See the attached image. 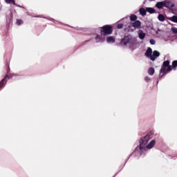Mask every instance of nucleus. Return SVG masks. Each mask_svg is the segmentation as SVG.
Segmentation results:
<instances>
[{
	"label": "nucleus",
	"instance_id": "obj_1",
	"mask_svg": "<svg viewBox=\"0 0 177 177\" xmlns=\"http://www.w3.org/2000/svg\"><path fill=\"white\" fill-rule=\"evenodd\" d=\"M122 45L129 48L130 49H136L139 42L136 38L132 37L131 35L125 36L121 41Z\"/></svg>",
	"mask_w": 177,
	"mask_h": 177
},
{
	"label": "nucleus",
	"instance_id": "obj_2",
	"mask_svg": "<svg viewBox=\"0 0 177 177\" xmlns=\"http://www.w3.org/2000/svg\"><path fill=\"white\" fill-rule=\"evenodd\" d=\"M149 140H150V135H147L141 138L140 140V146L134 151L135 154H142V153L146 150V146L147 145V143H149Z\"/></svg>",
	"mask_w": 177,
	"mask_h": 177
},
{
	"label": "nucleus",
	"instance_id": "obj_3",
	"mask_svg": "<svg viewBox=\"0 0 177 177\" xmlns=\"http://www.w3.org/2000/svg\"><path fill=\"white\" fill-rule=\"evenodd\" d=\"M146 56L147 57H149V59L151 60H152V62H154V60H156V59H157V57H158V56H160V52L155 50L153 52V50H151V48H149L145 53Z\"/></svg>",
	"mask_w": 177,
	"mask_h": 177
},
{
	"label": "nucleus",
	"instance_id": "obj_4",
	"mask_svg": "<svg viewBox=\"0 0 177 177\" xmlns=\"http://www.w3.org/2000/svg\"><path fill=\"white\" fill-rule=\"evenodd\" d=\"M172 71V66H169V61H165L160 69V74H165V71Z\"/></svg>",
	"mask_w": 177,
	"mask_h": 177
},
{
	"label": "nucleus",
	"instance_id": "obj_5",
	"mask_svg": "<svg viewBox=\"0 0 177 177\" xmlns=\"http://www.w3.org/2000/svg\"><path fill=\"white\" fill-rule=\"evenodd\" d=\"M113 32V29L111 26L106 25L102 27V30H101L100 34L102 35H110Z\"/></svg>",
	"mask_w": 177,
	"mask_h": 177
},
{
	"label": "nucleus",
	"instance_id": "obj_6",
	"mask_svg": "<svg viewBox=\"0 0 177 177\" xmlns=\"http://www.w3.org/2000/svg\"><path fill=\"white\" fill-rule=\"evenodd\" d=\"M137 34H138L139 39H141V41H142V39L146 38V33L142 30H141V29H140L137 32Z\"/></svg>",
	"mask_w": 177,
	"mask_h": 177
},
{
	"label": "nucleus",
	"instance_id": "obj_7",
	"mask_svg": "<svg viewBox=\"0 0 177 177\" xmlns=\"http://www.w3.org/2000/svg\"><path fill=\"white\" fill-rule=\"evenodd\" d=\"M105 35H102L101 33V35H97L95 39L96 41V42H103L104 41H105V38H104Z\"/></svg>",
	"mask_w": 177,
	"mask_h": 177
},
{
	"label": "nucleus",
	"instance_id": "obj_8",
	"mask_svg": "<svg viewBox=\"0 0 177 177\" xmlns=\"http://www.w3.org/2000/svg\"><path fill=\"white\" fill-rule=\"evenodd\" d=\"M142 26V22H140V21H136L132 24V27H133V28H140Z\"/></svg>",
	"mask_w": 177,
	"mask_h": 177
},
{
	"label": "nucleus",
	"instance_id": "obj_9",
	"mask_svg": "<svg viewBox=\"0 0 177 177\" xmlns=\"http://www.w3.org/2000/svg\"><path fill=\"white\" fill-rule=\"evenodd\" d=\"M154 146H156V140H152L148 145H147L145 146L146 149H153V147H154Z\"/></svg>",
	"mask_w": 177,
	"mask_h": 177
},
{
	"label": "nucleus",
	"instance_id": "obj_10",
	"mask_svg": "<svg viewBox=\"0 0 177 177\" xmlns=\"http://www.w3.org/2000/svg\"><path fill=\"white\" fill-rule=\"evenodd\" d=\"M107 44H114L115 42V38L113 36H109L106 39Z\"/></svg>",
	"mask_w": 177,
	"mask_h": 177
},
{
	"label": "nucleus",
	"instance_id": "obj_11",
	"mask_svg": "<svg viewBox=\"0 0 177 177\" xmlns=\"http://www.w3.org/2000/svg\"><path fill=\"white\" fill-rule=\"evenodd\" d=\"M163 6H165V8H172L173 5L172 3H171V1H164Z\"/></svg>",
	"mask_w": 177,
	"mask_h": 177
},
{
	"label": "nucleus",
	"instance_id": "obj_12",
	"mask_svg": "<svg viewBox=\"0 0 177 177\" xmlns=\"http://www.w3.org/2000/svg\"><path fill=\"white\" fill-rule=\"evenodd\" d=\"M156 6L158 8V9H162V8L164 6V1L158 2L156 4Z\"/></svg>",
	"mask_w": 177,
	"mask_h": 177
},
{
	"label": "nucleus",
	"instance_id": "obj_13",
	"mask_svg": "<svg viewBox=\"0 0 177 177\" xmlns=\"http://www.w3.org/2000/svg\"><path fill=\"white\" fill-rule=\"evenodd\" d=\"M168 20H170L171 21H173V23H177V17L173 16L171 17L167 18Z\"/></svg>",
	"mask_w": 177,
	"mask_h": 177
},
{
	"label": "nucleus",
	"instance_id": "obj_14",
	"mask_svg": "<svg viewBox=\"0 0 177 177\" xmlns=\"http://www.w3.org/2000/svg\"><path fill=\"white\" fill-rule=\"evenodd\" d=\"M146 10L148 12V13H156V10H154L153 8H147Z\"/></svg>",
	"mask_w": 177,
	"mask_h": 177
},
{
	"label": "nucleus",
	"instance_id": "obj_15",
	"mask_svg": "<svg viewBox=\"0 0 177 177\" xmlns=\"http://www.w3.org/2000/svg\"><path fill=\"white\" fill-rule=\"evenodd\" d=\"M146 12H147V10L145 8H143L140 9V14L142 16H146Z\"/></svg>",
	"mask_w": 177,
	"mask_h": 177
},
{
	"label": "nucleus",
	"instance_id": "obj_16",
	"mask_svg": "<svg viewBox=\"0 0 177 177\" xmlns=\"http://www.w3.org/2000/svg\"><path fill=\"white\" fill-rule=\"evenodd\" d=\"M8 76L6 75L5 77V78L1 80V82H0V88H2V86H3V85H5L6 84V82H5V80H6V78H8Z\"/></svg>",
	"mask_w": 177,
	"mask_h": 177
},
{
	"label": "nucleus",
	"instance_id": "obj_17",
	"mask_svg": "<svg viewBox=\"0 0 177 177\" xmlns=\"http://www.w3.org/2000/svg\"><path fill=\"white\" fill-rule=\"evenodd\" d=\"M8 76L6 75L5 77V78L1 80V82H0V88H2V86H3V85H5L6 84V82H5V80H6V78H8Z\"/></svg>",
	"mask_w": 177,
	"mask_h": 177
},
{
	"label": "nucleus",
	"instance_id": "obj_18",
	"mask_svg": "<svg viewBox=\"0 0 177 177\" xmlns=\"http://www.w3.org/2000/svg\"><path fill=\"white\" fill-rule=\"evenodd\" d=\"M158 21H165V17H164V15H159L158 16Z\"/></svg>",
	"mask_w": 177,
	"mask_h": 177
},
{
	"label": "nucleus",
	"instance_id": "obj_19",
	"mask_svg": "<svg viewBox=\"0 0 177 177\" xmlns=\"http://www.w3.org/2000/svg\"><path fill=\"white\" fill-rule=\"evenodd\" d=\"M148 73L149 75H153L154 74V68H149L148 70Z\"/></svg>",
	"mask_w": 177,
	"mask_h": 177
},
{
	"label": "nucleus",
	"instance_id": "obj_20",
	"mask_svg": "<svg viewBox=\"0 0 177 177\" xmlns=\"http://www.w3.org/2000/svg\"><path fill=\"white\" fill-rule=\"evenodd\" d=\"M136 19H138V17H136V15H131L130 16V20L131 21H135V20H136Z\"/></svg>",
	"mask_w": 177,
	"mask_h": 177
},
{
	"label": "nucleus",
	"instance_id": "obj_21",
	"mask_svg": "<svg viewBox=\"0 0 177 177\" xmlns=\"http://www.w3.org/2000/svg\"><path fill=\"white\" fill-rule=\"evenodd\" d=\"M6 3H13V5H16V2H15V0H5Z\"/></svg>",
	"mask_w": 177,
	"mask_h": 177
},
{
	"label": "nucleus",
	"instance_id": "obj_22",
	"mask_svg": "<svg viewBox=\"0 0 177 177\" xmlns=\"http://www.w3.org/2000/svg\"><path fill=\"white\" fill-rule=\"evenodd\" d=\"M171 30L174 34H177V28L172 27Z\"/></svg>",
	"mask_w": 177,
	"mask_h": 177
},
{
	"label": "nucleus",
	"instance_id": "obj_23",
	"mask_svg": "<svg viewBox=\"0 0 177 177\" xmlns=\"http://www.w3.org/2000/svg\"><path fill=\"white\" fill-rule=\"evenodd\" d=\"M17 24L18 26H21V24H23V21L21 19H17Z\"/></svg>",
	"mask_w": 177,
	"mask_h": 177
},
{
	"label": "nucleus",
	"instance_id": "obj_24",
	"mask_svg": "<svg viewBox=\"0 0 177 177\" xmlns=\"http://www.w3.org/2000/svg\"><path fill=\"white\" fill-rule=\"evenodd\" d=\"M172 66H173V67H177V60H176V61H174L173 62H172Z\"/></svg>",
	"mask_w": 177,
	"mask_h": 177
},
{
	"label": "nucleus",
	"instance_id": "obj_25",
	"mask_svg": "<svg viewBox=\"0 0 177 177\" xmlns=\"http://www.w3.org/2000/svg\"><path fill=\"white\" fill-rule=\"evenodd\" d=\"M150 44H151V45H156V41L154 39H151Z\"/></svg>",
	"mask_w": 177,
	"mask_h": 177
},
{
	"label": "nucleus",
	"instance_id": "obj_26",
	"mask_svg": "<svg viewBox=\"0 0 177 177\" xmlns=\"http://www.w3.org/2000/svg\"><path fill=\"white\" fill-rule=\"evenodd\" d=\"M145 80L146 82H149L150 81V79L149 77H145Z\"/></svg>",
	"mask_w": 177,
	"mask_h": 177
},
{
	"label": "nucleus",
	"instance_id": "obj_27",
	"mask_svg": "<svg viewBox=\"0 0 177 177\" xmlns=\"http://www.w3.org/2000/svg\"><path fill=\"white\" fill-rule=\"evenodd\" d=\"M122 27V24H120L118 25V28H121Z\"/></svg>",
	"mask_w": 177,
	"mask_h": 177
}]
</instances>
